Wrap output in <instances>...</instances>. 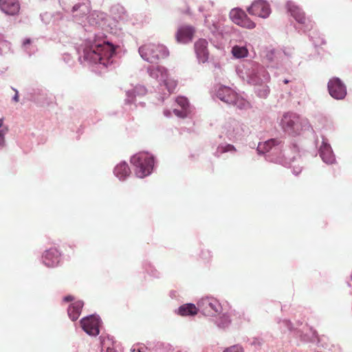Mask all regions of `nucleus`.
Listing matches in <instances>:
<instances>
[{
    "mask_svg": "<svg viewBox=\"0 0 352 352\" xmlns=\"http://www.w3.org/2000/svg\"><path fill=\"white\" fill-rule=\"evenodd\" d=\"M296 336L303 342H316L318 340V333L312 328H309L307 332L304 333L300 330L296 331Z\"/></svg>",
    "mask_w": 352,
    "mask_h": 352,
    "instance_id": "nucleus-31",
    "label": "nucleus"
},
{
    "mask_svg": "<svg viewBox=\"0 0 352 352\" xmlns=\"http://www.w3.org/2000/svg\"><path fill=\"white\" fill-rule=\"evenodd\" d=\"M223 352H244L243 347L239 344H235L226 348Z\"/></svg>",
    "mask_w": 352,
    "mask_h": 352,
    "instance_id": "nucleus-40",
    "label": "nucleus"
},
{
    "mask_svg": "<svg viewBox=\"0 0 352 352\" xmlns=\"http://www.w3.org/2000/svg\"><path fill=\"white\" fill-rule=\"evenodd\" d=\"M248 12L261 18H267L271 12L269 3L265 0H255L247 8Z\"/></svg>",
    "mask_w": 352,
    "mask_h": 352,
    "instance_id": "nucleus-16",
    "label": "nucleus"
},
{
    "mask_svg": "<svg viewBox=\"0 0 352 352\" xmlns=\"http://www.w3.org/2000/svg\"><path fill=\"white\" fill-rule=\"evenodd\" d=\"M201 256L205 260L210 259L211 258V256H212L211 252L210 251H208V250L202 251L201 252Z\"/></svg>",
    "mask_w": 352,
    "mask_h": 352,
    "instance_id": "nucleus-42",
    "label": "nucleus"
},
{
    "mask_svg": "<svg viewBox=\"0 0 352 352\" xmlns=\"http://www.w3.org/2000/svg\"><path fill=\"white\" fill-rule=\"evenodd\" d=\"M252 344L261 346V340L258 338H254V340L252 342Z\"/></svg>",
    "mask_w": 352,
    "mask_h": 352,
    "instance_id": "nucleus-48",
    "label": "nucleus"
},
{
    "mask_svg": "<svg viewBox=\"0 0 352 352\" xmlns=\"http://www.w3.org/2000/svg\"><path fill=\"white\" fill-rule=\"evenodd\" d=\"M138 352H141V351H140V350H139V351H138Z\"/></svg>",
    "mask_w": 352,
    "mask_h": 352,
    "instance_id": "nucleus-57",
    "label": "nucleus"
},
{
    "mask_svg": "<svg viewBox=\"0 0 352 352\" xmlns=\"http://www.w3.org/2000/svg\"><path fill=\"white\" fill-rule=\"evenodd\" d=\"M113 173L120 181H124L130 175L131 170L126 162L118 164L113 170Z\"/></svg>",
    "mask_w": 352,
    "mask_h": 352,
    "instance_id": "nucleus-27",
    "label": "nucleus"
},
{
    "mask_svg": "<svg viewBox=\"0 0 352 352\" xmlns=\"http://www.w3.org/2000/svg\"><path fill=\"white\" fill-rule=\"evenodd\" d=\"M233 56L237 58H244L248 56V51L245 47L234 46L232 49Z\"/></svg>",
    "mask_w": 352,
    "mask_h": 352,
    "instance_id": "nucleus-34",
    "label": "nucleus"
},
{
    "mask_svg": "<svg viewBox=\"0 0 352 352\" xmlns=\"http://www.w3.org/2000/svg\"><path fill=\"white\" fill-rule=\"evenodd\" d=\"M30 43H31V40H30V38H25V39L23 41V45H29V44H30Z\"/></svg>",
    "mask_w": 352,
    "mask_h": 352,
    "instance_id": "nucleus-51",
    "label": "nucleus"
},
{
    "mask_svg": "<svg viewBox=\"0 0 352 352\" xmlns=\"http://www.w3.org/2000/svg\"><path fill=\"white\" fill-rule=\"evenodd\" d=\"M3 124V118H0V148H3L5 145V135L7 129H2Z\"/></svg>",
    "mask_w": 352,
    "mask_h": 352,
    "instance_id": "nucleus-38",
    "label": "nucleus"
},
{
    "mask_svg": "<svg viewBox=\"0 0 352 352\" xmlns=\"http://www.w3.org/2000/svg\"><path fill=\"white\" fill-rule=\"evenodd\" d=\"M198 311L206 316L214 317L222 311L220 302L212 296L201 298L197 302Z\"/></svg>",
    "mask_w": 352,
    "mask_h": 352,
    "instance_id": "nucleus-11",
    "label": "nucleus"
},
{
    "mask_svg": "<svg viewBox=\"0 0 352 352\" xmlns=\"http://www.w3.org/2000/svg\"><path fill=\"white\" fill-rule=\"evenodd\" d=\"M239 78L248 85L254 87L255 94L261 98H266L270 92L267 83L270 76L265 67L254 61H247L236 67Z\"/></svg>",
    "mask_w": 352,
    "mask_h": 352,
    "instance_id": "nucleus-2",
    "label": "nucleus"
},
{
    "mask_svg": "<svg viewBox=\"0 0 352 352\" xmlns=\"http://www.w3.org/2000/svg\"><path fill=\"white\" fill-rule=\"evenodd\" d=\"M86 27H87V24H86V23H85L84 25H82V28L85 29V31H87V32H92V30H87V29L86 28Z\"/></svg>",
    "mask_w": 352,
    "mask_h": 352,
    "instance_id": "nucleus-52",
    "label": "nucleus"
},
{
    "mask_svg": "<svg viewBox=\"0 0 352 352\" xmlns=\"http://www.w3.org/2000/svg\"><path fill=\"white\" fill-rule=\"evenodd\" d=\"M216 96L223 102L240 109H245L248 105V102L245 99L228 86L220 85L216 91Z\"/></svg>",
    "mask_w": 352,
    "mask_h": 352,
    "instance_id": "nucleus-8",
    "label": "nucleus"
},
{
    "mask_svg": "<svg viewBox=\"0 0 352 352\" xmlns=\"http://www.w3.org/2000/svg\"><path fill=\"white\" fill-rule=\"evenodd\" d=\"M104 34L96 31L85 38L83 43L76 48L80 64L87 65L92 71L102 73L112 67L117 46L104 38Z\"/></svg>",
    "mask_w": 352,
    "mask_h": 352,
    "instance_id": "nucleus-1",
    "label": "nucleus"
},
{
    "mask_svg": "<svg viewBox=\"0 0 352 352\" xmlns=\"http://www.w3.org/2000/svg\"><path fill=\"white\" fill-rule=\"evenodd\" d=\"M162 85L166 87L169 94L173 92L177 86L175 81L169 80L168 78H166V80L162 82Z\"/></svg>",
    "mask_w": 352,
    "mask_h": 352,
    "instance_id": "nucleus-37",
    "label": "nucleus"
},
{
    "mask_svg": "<svg viewBox=\"0 0 352 352\" xmlns=\"http://www.w3.org/2000/svg\"><path fill=\"white\" fill-rule=\"evenodd\" d=\"M3 54V48L0 45V54Z\"/></svg>",
    "mask_w": 352,
    "mask_h": 352,
    "instance_id": "nucleus-55",
    "label": "nucleus"
},
{
    "mask_svg": "<svg viewBox=\"0 0 352 352\" xmlns=\"http://www.w3.org/2000/svg\"><path fill=\"white\" fill-rule=\"evenodd\" d=\"M147 92L146 88L144 85H138L133 89L128 90L126 92V98L125 100L126 103L132 104L135 102V98L136 96H143Z\"/></svg>",
    "mask_w": 352,
    "mask_h": 352,
    "instance_id": "nucleus-26",
    "label": "nucleus"
},
{
    "mask_svg": "<svg viewBox=\"0 0 352 352\" xmlns=\"http://www.w3.org/2000/svg\"><path fill=\"white\" fill-rule=\"evenodd\" d=\"M209 16V14H204L205 18L204 24L210 32L208 35L210 41L214 46H216V44L218 43L219 40L221 39L223 37V30L221 27V23L219 21H212L210 23L208 20V17Z\"/></svg>",
    "mask_w": 352,
    "mask_h": 352,
    "instance_id": "nucleus-18",
    "label": "nucleus"
},
{
    "mask_svg": "<svg viewBox=\"0 0 352 352\" xmlns=\"http://www.w3.org/2000/svg\"><path fill=\"white\" fill-rule=\"evenodd\" d=\"M140 56L147 62L155 63L161 58L167 57L168 50L163 45L149 43L144 45L138 50Z\"/></svg>",
    "mask_w": 352,
    "mask_h": 352,
    "instance_id": "nucleus-7",
    "label": "nucleus"
},
{
    "mask_svg": "<svg viewBox=\"0 0 352 352\" xmlns=\"http://www.w3.org/2000/svg\"><path fill=\"white\" fill-rule=\"evenodd\" d=\"M41 259L46 267H55L61 261V253L56 248H51L43 253Z\"/></svg>",
    "mask_w": 352,
    "mask_h": 352,
    "instance_id": "nucleus-20",
    "label": "nucleus"
},
{
    "mask_svg": "<svg viewBox=\"0 0 352 352\" xmlns=\"http://www.w3.org/2000/svg\"><path fill=\"white\" fill-rule=\"evenodd\" d=\"M0 45L3 48V53L10 50L11 47V44L10 42L3 39H0Z\"/></svg>",
    "mask_w": 352,
    "mask_h": 352,
    "instance_id": "nucleus-41",
    "label": "nucleus"
},
{
    "mask_svg": "<svg viewBox=\"0 0 352 352\" xmlns=\"http://www.w3.org/2000/svg\"><path fill=\"white\" fill-rule=\"evenodd\" d=\"M283 323L285 324V325L287 327V329L289 330H290V331L292 330V324L289 320H283Z\"/></svg>",
    "mask_w": 352,
    "mask_h": 352,
    "instance_id": "nucleus-47",
    "label": "nucleus"
},
{
    "mask_svg": "<svg viewBox=\"0 0 352 352\" xmlns=\"http://www.w3.org/2000/svg\"><path fill=\"white\" fill-rule=\"evenodd\" d=\"M212 318L214 323L219 329H221L228 328L231 323V320L228 313H222L221 311L220 314H217L216 316Z\"/></svg>",
    "mask_w": 352,
    "mask_h": 352,
    "instance_id": "nucleus-30",
    "label": "nucleus"
},
{
    "mask_svg": "<svg viewBox=\"0 0 352 352\" xmlns=\"http://www.w3.org/2000/svg\"><path fill=\"white\" fill-rule=\"evenodd\" d=\"M108 18L106 13L94 10L89 13L86 20L90 28L102 30L108 25Z\"/></svg>",
    "mask_w": 352,
    "mask_h": 352,
    "instance_id": "nucleus-17",
    "label": "nucleus"
},
{
    "mask_svg": "<svg viewBox=\"0 0 352 352\" xmlns=\"http://www.w3.org/2000/svg\"><path fill=\"white\" fill-rule=\"evenodd\" d=\"M148 73L151 77L157 80L161 86L162 82L166 80L168 78L167 69L160 65L150 66L148 67Z\"/></svg>",
    "mask_w": 352,
    "mask_h": 352,
    "instance_id": "nucleus-25",
    "label": "nucleus"
},
{
    "mask_svg": "<svg viewBox=\"0 0 352 352\" xmlns=\"http://www.w3.org/2000/svg\"><path fill=\"white\" fill-rule=\"evenodd\" d=\"M287 12L296 20L300 27L296 28L303 32L313 29L314 23L306 17L304 11L294 1H288L286 4Z\"/></svg>",
    "mask_w": 352,
    "mask_h": 352,
    "instance_id": "nucleus-9",
    "label": "nucleus"
},
{
    "mask_svg": "<svg viewBox=\"0 0 352 352\" xmlns=\"http://www.w3.org/2000/svg\"><path fill=\"white\" fill-rule=\"evenodd\" d=\"M223 131L230 140H239L248 133V128L235 119H229L224 124Z\"/></svg>",
    "mask_w": 352,
    "mask_h": 352,
    "instance_id": "nucleus-10",
    "label": "nucleus"
},
{
    "mask_svg": "<svg viewBox=\"0 0 352 352\" xmlns=\"http://www.w3.org/2000/svg\"><path fill=\"white\" fill-rule=\"evenodd\" d=\"M12 101H14L15 102H19V91H16V93L12 97Z\"/></svg>",
    "mask_w": 352,
    "mask_h": 352,
    "instance_id": "nucleus-49",
    "label": "nucleus"
},
{
    "mask_svg": "<svg viewBox=\"0 0 352 352\" xmlns=\"http://www.w3.org/2000/svg\"><path fill=\"white\" fill-rule=\"evenodd\" d=\"M195 30L191 25H183L178 28L175 37L178 43H187L190 41Z\"/></svg>",
    "mask_w": 352,
    "mask_h": 352,
    "instance_id": "nucleus-23",
    "label": "nucleus"
},
{
    "mask_svg": "<svg viewBox=\"0 0 352 352\" xmlns=\"http://www.w3.org/2000/svg\"><path fill=\"white\" fill-rule=\"evenodd\" d=\"M318 153L323 161L327 164H333L336 162V156L333 149L327 138L322 137V142L319 146Z\"/></svg>",
    "mask_w": 352,
    "mask_h": 352,
    "instance_id": "nucleus-19",
    "label": "nucleus"
},
{
    "mask_svg": "<svg viewBox=\"0 0 352 352\" xmlns=\"http://www.w3.org/2000/svg\"><path fill=\"white\" fill-rule=\"evenodd\" d=\"M236 151L235 147L230 144H221L217 147V151L215 153V155L219 157L220 154L224 153H234Z\"/></svg>",
    "mask_w": 352,
    "mask_h": 352,
    "instance_id": "nucleus-35",
    "label": "nucleus"
},
{
    "mask_svg": "<svg viewBox=\"0 0 352 352\" xmlns=\"http://www.w3.org/2000/svg\"><path fill=\"white\" fill-rule=\"evenodd\" d=\"M74 300V297L72 295H67L63 298V301L65 302H69Z\"/></svg>",
    "mask_w": 352,
    "mask_h": 352,
    "instance_id": "nucleus-45",
    "label": "nucleus"
},
{
    "mask_svg": "<svg viewBox=\"0 0 352 352\" xmlns=\"http://www.w3.org/2000/svg\"><path fill=\"white\" fill-rule=\"evenodd\" d=\"M195 52L199 63H205L208 61L209 52L208 41L205 38H199L195 43Z\"/></svg>",
    "mask_w": 352,
    "mask_h": 352,
    "instance_id": "nucleus-21",
    "label": "nucleus"
},
{
    "mask_svg": "<svg viewBox=\"0 0 352 352\" xmlns=\"http://www.w3.org/2000/svg\"><path fill=\"white\" fill-rule=\"evenodd\" d=\"M143 269L147 274L154 278H160L161 276V273L150 262H144Z\"/></svg>",
    "mask_w": 352,
    "mask_h": 352,
    "instance_id": "nucleus-32",
    "label": "nucleus"
},
{
    "mask_svg": "<svg viewBox=\"0 0 352 352\" xmlns=\"http://www.w3.org/2000/svg\"><path fill=\"white\" fill-rule=\"evenodd\" d=\"M176 102L181 109H174L173 111V113L180 118H187L192 111V108L188 98L184 96H178L176 98Z\"/></svg>",
    "mask_w": 352,
    "mask_h": 352,
    "instance_id": "nucleus-22",
    "label": "nucleus"
},
{
    "mask_svg": "<svg viewBox=\"0 0 352 352\" xmlns=\"http://www.w3.org/2000/svg\"><path fill=\"white\" fill-rule=\"evenodd\" d=\"M0 9L7 15L14 16L19 13L20 4L18 0H0Z\"/></svg>",
    "mask_w": 352,
    "mask_h": 352,
    "instance_id": "nucleus-24",
    "label": "nucleus"
},
{
    "mask_svg": "<svg viewBox=\"0 0 352 352\" xmlns=\"http://www.w3.org/2000/svg\"><path fill=\"white\" fill-rule=\"evenodd\" d=\"M330 96L336 100H342L346 95V87L340 78L333 77L327 84Z\"/></svg>",
    "mask_w": 352,
    "mask_h": 352,
    "instance_id": "nucleus-15",
    "label": "nucleus"
},
{
    "mask_svg": "<svg viewBox=\"0 0 352 352\" xmlns=\"http://www.w3.org/2000/svg\"><path fill=\"white\" fill-rule=\"evenodd\" d=\"M164 115L166 117H170L171 116V111L170 110H165L164 111Z\"/></svg>",
    "mask_w": 352,
    "mask_h": 352,
    "instance_id": "nucleus-50",
    "label": "nucleus"
},
{
    "mask_svg": "<svg viewBox=\"0 0 352 352\" xmlns=\"http://www.w3.org/2000/svg\"><path fill=\"white\" fill-rule=\"evenodd\" d=\"M63 10L71 15L72 20L82 25L90 12L89 0H59Z\"/></svg>",
    "mask_w": 352,
    "mask_h": 352,
    "instance_id": "nucleus-4",
    "label": "nucleus"
},
{
    "mask_svg": "<svg viewBox=\"0 0 352 352\" xmlns=\"http://www.w3.org/2000/svg\"><path fill=\"white\" fill-rule=\"evenodd\" d=\"M289 82V80H287V79H285V80H283V82H284L285 84H287Z\"/></svg>",
    "mask_w": 352,
    "mask_h": 352,
    "instance_id": "nucleus-53",
    "label": "nucleus"
},
{
    "mask_svg": "<svg viewBox=\"0 0 352 352\" xmlns=\"http://www.w3.org/2000/svg\"><path fill=\"white\" fill-rule=\"evenodd\" d=\"M198 312L197 306L193 303H186L182 305L175 310V313L177 315L182 316H195Z\"/></svg>",
    "mask_w": 352,
    "mask_h": 352,
    "instance_id": "nucleus-28",
    "label": "nucleus"
},
{
    "mask_svg": "<svg viewBox=\"0 0 352 352\" xmlns=\"http://www.w3.org/2000/svg\"><path fill=\"white\" fill-rule=\"evenodd\" d=\"M84 302L82 300H78L72 303L68 309L67 314L72 321H76L80 316Z\"/></svg>",
    "mask_w": 352,
    "mask_h": 352,
    "instance_id": "nucleus-29",
    "label": "nucleus"
},
{
    "mask_svg": "<svg viewBox=\"0 0 352 352\" xmlns=\"http://www.w3.org/2000/svg\"><path fill=\"white\" fill-rule=\"evenodd\" d=\"M230 19L236 25L249 30L254 29L256 23L247 15L246 12L240 8L232 9L229 14Z\"/></svg>",
    "mask_w": 352,
    "mask_h": 352,
    "instance_id": "nucleus-14",
    "label": "nucleus"
},
{
    "mask_svg": "<svg viewBox=\"0 0 352 352\" xmlns=\"http://www.w3.org/2000/svg\"><path fill=\"white\" fill-rule=\"evenodd\" d=\"M214 3L212 1L204 2L202 5L199 6V11L200 12H210V9L213 7Z\"/></svg>",
    "mask_w": 352,
    "mask_h": 352,
    "instance_id": "nucleus-39",
    "label": "nucleus"
},
{
    "mask_svg": "<svg viewBox=\"0 0 352 352\" xmlns=\"http://www.w3.org/2000/svg\"><path fill=\"white\" fill-rule=\"evenodd\" d=\"M111 14L116 20L122 19L125 14L124 8L120 4H116L110 9Z\"/></svg>",
    "mask_w": 352,
    "mask_h": 352,
    "instance_id": "nucleus-33",
    "label": "nucleus"
},
{
    "mask_svg": "<svg viewBox=\"0 0 352 352\" xmlns=\"http://www.w3.org/2000/svg\"><path fill=\"white\" fill-rule=\"evenodd\" d=\"M290 54L285 50L275 49L272 47H266L261 53L263 60L268 66L277 67L282 64L285 57H289Z\"/></svg>",
    "mask_w": 352,
    "mask_h": 352,
    "instance_id": "nucleus-12",
    "label": "nucleus"
},
{
    "mask_svg": "<svg viewBox=\"0 0 352 352\" xmlns=\"http://www.w3.org/2000/svg\"><path fill=\"white\" fill-rule=\"evenodd\" d=\"M302 168L301 167H294L292 173L295 175H299V173L301 172Z\"/></svg>",
    "mask_w": 352,
    "mask_h": 352,
    "instance_id": "nucleus-46",
    "label": "nucleus"
},
{
    "mask_svg": "<svg viewBox=\"0 0 352 352\" xmlns=\"http://www.w3.org/2000/svg\"><path fill=\"white\" fill-rule=\"evenodd\" d=\"M63 58L64 60V61L67 63V64H69L70 62H71V56L69 54H64L63 56Z\"/></svg>",
    "mask_w": 352,
    "mask_h": 352,
    "instance_id": "nucleus-44",
    "label": "nucleus"
},
{
    "mask_svg": "<svg viewBox=\"0 0 352 352\" xmlns=\"http://www.w3.org/2000/svg\"><path fill=\"white\" fill-rule=\"evenodd\" d=\"M50 16V14L47 12H45V13H43V14H40V17L41 19V20L45 23H48L49 22L47 21L46 20L49 19V17Z\"/></svg>",
    "mask_w": 352,
    "mask_h": 352,
    "instance_id": "nucleus-43",
    "label": "nucleus"
},
{
    "mask_svg": "<svg viewBox=\"0 0 352 352\" xmlns=\"http://www.w3.org/2000/svg\"><path fill=\"white\" fill-rule=\"evenodd\" d=\"M12 89L15 92V94L16 93V91H18V90L16 89H15L14 87H11Z\"/></svg>",
    "mask_w": 352,
    "mask_h": 352,
    "instance_id": "nucleus-54",
    "label": "nucleus"
},
{
    "mask_svg": "<svg viewBox=\"0 0 352 352\" xmlns=\"http://www.w3.org/2000/svg\"><path fill=\"white\" fill-rule=\"evenodd\" d=\"M284 144L283 143L275 138L268 140L264 142H259L257 146V153L258 155H264L267 161L279 164L284 166H290L298 155V148L296 144H294L290 147V150L294 153L292 157L288 154L283 153Z\"/></svg>",
    "mask_w": 352,
    "mask_h": 352,
    "instance_id": "nucleus-3",
    "label": "nucleus"
},
{
    "mask_svg": "<svg viewBox=\"0 0 352 352\" xmlns=\"http://www.w3.org/2000/svg\"><path fill=\"white\" fill-rule=\"evenodd\" d=\"M280 125L285 133L292 136L298 135L302 131H307L310 128L307 118L292 112L284 113L280 120Z\"/></svg>",
    "mask_w": 352,
    "mask_h": 352,
    "instance_id": "nucleus-5",
    "label": "nucleus"
},
{
    "mask_svg": "<svg viewBox=\"0 0 352 352\" xmlns=\"http://www.w3.org/2000/svg\"><path fill=\"white\" fill-rule=\"evenodd\" d=\"M315 35L316 36V34L315 32H312L311 34L309 35V36L310 37V40L313 42L314 46L318 47L325 44V41L322 37H316L315 36Z\"/></svg>",
    "mask_w": 352,
    "mask_h": 352,
    "instance_id": "nucleus-36",
    "label": "nucleus"
},
{
    "mask_svg": "<svg viewBox=\"0 0 352 352\" xmlns=\"http://www.w3.org/2000/svg\"><path fill=\"white\" fill-rule=\"evenodd\" d=\"M131 163L135 167L136 176L139 178H144L153 173L155 157L148 152H140L131 157Z\"/></svg>",
    "mask_w": 352,
    "mask_h": 352,
    "instance_id": "nucleus-6",
    "label": "nucleus"
},
{
    "mask_svg": "<svg viewBox=\"0 0 352 352\" xmlns=\"http://www.w3.org/2000/svg\"><path fill=\"white\" fill-rule=\"evenodd\" d=\"M351 280H352V273H351Z\"/></svg>",
    "mask_w": 352,
    "mask_h": 352,
    "instance_id": "nucleus-56",
    "label": "nucleus"
},
{
    "mask_svg": "<svg viewBox=\"0 0 352 352\" xmlns=\"http://www.w3.org/2000/svg\"><path fill=\"white\" fill-rule=\"evenodd\" d=\"M101 323L100 318L96 314L85 316L80 320L82 330L91 336H96L99 334Z\"/></svg>",
    "mask_w": 352,
    "mask_h": 352,
    "instance_id": "nucleus-13",
    "label": "nucleus"
}]
</instances>
